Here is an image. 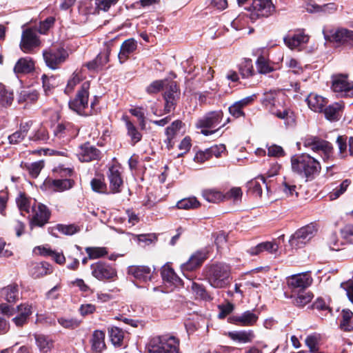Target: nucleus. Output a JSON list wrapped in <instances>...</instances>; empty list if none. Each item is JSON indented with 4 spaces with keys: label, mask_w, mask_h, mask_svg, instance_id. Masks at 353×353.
<instances>
[{
    "label": "nucleus",
    "mask_w": 353,
    "mask_h": 353,
    "mask_svg": "<svg viewBox=\"0 0 353 353\" xmlns=\"http://www.w3.org/2000/svg\"><path fill=\"white\" fill-rule=\"evenodd\" d=\"M279 250V245L275 242L266 241L258 244L248 250L250 255H258L263 252H268L270 254H276Z\"/></svg>",
    "instance_id": "28"
},
{
    "label": "nucleus",
    "mask_w": 353,
    "mask_h": 353,
    "mask_svg": "<svg viewBox=\"0 0 353 353\" xmlns=\"http://www.w3.org/2000/svg\"><path fill=\"white\" fill-rule=\"evenodd\" d=\"M34 69V63L30 57L21 58L16 63L14 72L16 74H26Z\"/></svg>",
    "instance_id": "32"
},
{
    "label": "nucleus",
    "mask_w": 353,
    "mask_h": 353,
    "mask_svg": "<svg viewBox=\"0 0 353 353\" xmlns=\"http://www.w3.org/2000/svg\"><path fill=\"white\" fill-rule=\"evenodd\" d=\"M0 296L9 303H14L19 299V286L16 283H11L0 290Z\"/></svg>",
    "instance_id": "26"
},
{
    "label": "nucleus",
    "mask_w": 353,
    "mask_h": 353,
    "mask_svg": "<svg viewBox=\"0 0 353 353\" xmlns=\"http://www.w3.org/2000/svg\"><path fill=\"white\" fill-rule=\"evenodd\" d=\"M51 272L50 265L48 263H37L31 269V274L37 279L46 276Z\"/></svg>",
    "instance_id": "41"
},
{
    "label": "nucleus",
    "mask_w": 353,
    "mask_h": 353,
    "mask_svg": "<svg viewBox=\"0 0 353 353\" xmlns=\"http://www.w3.org/2000/svg\"><path fill=\"white\" fill-rule=\"evenodd\" d=\"M308 107L313 111L321 112L327 103L325 98L315 93H310L307 97Z\"/></svg>",
    "instance_id": "29"
},
{
    "label": "nucleus",
    "mask_w": 353,
    "mask_h": 353,
    "mask_svg": "<svg viewBox=\"0 0 353 353\" xmlns=\"http://www.w3.org/2000/svg\"><path fill=\"white\" fill-rule=\"evenodd\" d=\"M256 67L259 72L267 74L273 71V68L270 65L268 61L264 57H259L256 61Z\"/></svg>",
    "instance_id": "58"
},
{
    "label": "nucleus",
    "mask_w": 353,
    "mask_h": 353,
    "mask_svg": "<svg viewBox=\"0 0 353 353\" xmlns=\"http://www.w3.org/2000/svg\"><path fill=\"white\" fill-rule=\"evenodd\" d=\"M79 128L72 123L63 122L59 123L54 130V135L59 138L74 137L77 135Z\"/></svg>",
    "instance_id": "24"
},
{
    "label": "nucleus",
    "mask_w": 353,
    "mask_h": 353,
    "mask_svg": "<svg viewBox=\"0 0 353 353\" xmlns=\"http://www.w3.org/2000/svg\"><path fill=\"white\" fill-rule=\"evenodd\" d=\"M332 88L335 92L353 96V83L348 81L346 75L333 76Z\"/></svg>",
    "instance_id": "14"
},
{
    "label": "nucleus",
    "mask_w": 353,
    "mask_h": 353,
    "mask_svg": "<svg viewBox=\"0 0 353 353\" xmlns=\"http://www.w3.org/2000/svg\"><path fill=\"white\" fill-rule=\"evenodd\" d=\"M128 273L137 281L146 283L152 279L153 272L146 265H131L128 267Z\"/></svg>",
    "instance_id": "18"
},
{
    "label": "nucleus",
    "mask_w": 353,
    "mask_h": 353,
    "mask_svg": "<svg viewBox=\"0 0 353 353\" xmlns=\"http://www.w3.org/2000/svg\"><path fill=\"white\" fill-rule=\"evenodd\" d=\"M222 117L223 112L221 111L210 112L198 121L196 126L200 128H215L220 123Z\"/></svg>",
    "instance_id": "22"
},
{
    "label": "nucleus",
    "mask_w": 353,
    "mask_h": 353,
    "mask_svg": "<svg viewBox=\"0 0 353 353\" xmlns=\"http://www.w3.org/2000/svg\"><path fill=\"white\" fill-rule=\"evenodd\" d=\"M351 183L350 179L344 180L339 187H336L329 194L330 200H335L338 199L341 194H343L347 189Z\"/></svg>",
    "instance_id": "49"
},
{
    "label": "nucleus",
    "mask_w": 353,
    "mask_h": 353,
    "mask_svg": "<svg viewBox=\"0 0 353 353\" xmlns=\"http://www.w3.org/2000/svg\"><path fill=\"white\" fill-rule=\"evenodd\" d=\"M137 48V41L133 39L125 40L121 45L118 58L121 63H124L128 58L130 54Z\"/></svg>",
    "instance_id": "31"
},
{
    "label": "nucleus",
    "mask_w": 353,
    "mask_h": 353,
    "mask_svg": "<svg viewBox=\"0 0 353 353\" xmlns=\"http://www.w3.org/2000/svg\"><path fill=\"white\" fill-rule=\"evenodd\" d=\"M340 326L344 331L353 330V313L350 310H343Z\"/></svg>",
    "instance_id": "42"
},
{
    "label": "nucleus",
    "mask_w": 353,
    "mask_h": 353,
    "mask_svg": "<svg viewBox=\"0 0 353 353\" xmlns=\"http://www.w3.org/2000/svg\"><path fill=\"white\" fill-rule=\"evenodd\" d=\"M43 56L46 65L50 68L56 69L65 60L67 53L63 48L54 47L44 50Z\"/></svg>",
    "instance_id": "9"
},
{
    "label": "nucleus",
    "mask_w": 353,
    "mask_h": 353,
    "mask_svg": "<svg viewBox=\"0 0 353 353\" xmlns=\"http://www.w3.org/2000/svg\"><path fill=\"white\" fill-rule=\"evenodd\" d=\"M125 125L128 131V134L130 137L131 141L135 144L141 141L142 135L137 130L134 125L129 120L125 121Z\"/></svg>",
    "instance_id": "48"
},
{
    "label": "nucleus",
    "mask_w": 353,
    "mask_h": 353,
    "mask_svg": "<svg viewBox=\"0 0 353 353\" xmlns=\"http://www.w3.org/2000/svg\"><path fill=\"white\" fill-rule=\"evenodd\" d=\"M40 43L35 30L31 28L23 30L20 43V48L23 52L29 53L34 48L39 47Z\"/></svg>",
    "instance_id": "13"
},
{
    "label": "nucleus",
    "mask_w": 353,
    "mask_h": 353,
    "mask_svg": "<svg viewBox=\"0 0 353 353\" xmlns=\"http://www.w3.org/2000/svg\"><path fill=\"white\" fill-rule=\"evenodd\" d=\"M33 212V216L32 224L39 227L43 226L48 223L50 212L47 207L41 203H34L32 208Z\"/></svg>",
    "instance_id": "16"
},
{
    "label": "nucleus",
    "mask_w": 353,
    "mask_h": 353,
    "mask_svg": "<svg viewBox=\"0 0 353 353\" xmlns=\"http://www.w3.org/2000/svg\"><path fill=\"white\" fill-rule=\"evenodd\" d=\"M205 277L211 286L225 288L230 283V268L223 263H214L205 268Z\"/></svg>",
    "instance_id": "1"
},
{
    "label": "nucleus",
    "mask_w": 353,
    "mask_h": 353,
    "mask_svg": "<svg viewBox=\"0 0 353 353\" xmlns=\"http://www.w3.org/2000/svg\"><path fill=\"white\" fill-rule=\"evenodd\" d=\"M318 229L314 224H309L299 229L289 240L290 245L295 249L306 245L317 233Z\"/></svg>",
    "instance_id": "5"
},
{
    "label": "nucleus",
    "mask_w": 353,
    "mask_h": 353,
    "mask_svg": "<svg viewBox=\"0 0 353 353\" xmlns=\"http://www.w3.org/2000/svg\"><path fill=\"white\" fill-rule=\"evenodd\" d=\"M283 191L285 194L286 196H293L295 195L296 196H298V192H296V186L292 183L291 182L287 181L285 179V181L283 183Z\"/></svg>",
    "instance_id": "63"
},
{
    "label": "nucleus",
    "mask_w": 353,
    "mask_h": 353,
    "mask_svg": "<svg viewBox=\"0 0 353 353\" xmlns=\"http://www.w3.org/2000/svg\"><path fill=\"white\" fill-rule=\"evenodd\" d=\"M90 344L94 353H101L105 348V332L101 330L94 331L90 339Z\"/></svg>",
    "instance_id": "27"
},
{
    "label": "nucleus",
    "mask_w": 353,
    "mask_h": 353,
    "mask_svg": "<svg viewBox=\"0 0 353 353\" xmlns=\"http://www.w3.org/2000/svg\"><path fill=\"white\" fill-rule=\"evenodd\" d=\"M327 244L332 250H339L341 248L343 243L339 240L336 233H331L327 238Z\"/></svg>",
    "instance_id": "60"
},
{
    "label": "nucleus",
    "mask_w": 353,
    "mask_h": 353,
    "mask_svg": "<svg viewBox=\"0 0 353 353\" xmlns=\"http://www.w3.org/2000/svg\"><path fill=\"white\" fill-rule=\"evenodd\" d=\"M34 339L36 345L41 353H48L53 348L54 341L50 336L35 334Z\"/></svg>",
    "instance_id": "34"
},
{
    "label": "nucleus",
    "mask_w": 353,
    "mask_h": 353,
    "mask_svg": "<svg viewBox=\"0 0 353 353\" xmlns=\"http://www.w3.org/2000/svg\"><path fill=\"white\" fill-rule=\"evenodd\" d=\"M90 82L82 83L75 98L69 102V108L79 115H88Z\"/></svg>",
    "instance_id": "4"
},
{
    "label": "nucleus",
    "mask_w": 353,
    "mask_h": 353,
    "mask_svg": "<svg viewBox=\"0 0 353 353\" xmlns=\"http://www.w3.org/2000/svg\"><path fill=\"white\" fill-rule=\"evenodd\" d=\"M202 196L208 202L219 203L226 199V196L214 188H208L202 191Z\"/></svg>",
    "instance_id": "37"
},
{
    "label": "nucleus",
    "mask_w": 353,
    "mask_h": 353,
    "mask_svg": "<svg viewBox=\"0 0 353 353\" xmlns=\"http://www.w3.org/2000/svg\"><path fill=\"white\" fill-rule=\"evenodd\" d=\"M278 103H281L279 100L278 96L274 92L265 93L263 99V104L271 112L272 108L279 106Z\"/></svg>",
    "instance_id": "46"
},
{
    "label": "nucleus",
    "mask_w": 353,
    "mask_h": 353,
    "mask_svg": "<svg viewBox=\"0 0 353 353\" xmlns=\"http://www.w3.org/2000/svg\"><path fill=\"white\" fill-rule=\"evenodd\" d=\"M282 61L284 62L286 67L292 69L294 73L299 74L303 71L302 67L295 59L288 56L285 58L283 57Z\"/></svg>",
    "instance_id": "56"
},
{
    "label": "nucleus",
    "mask_w": 353,
    "mask_h": 353,
    "mask_svg": "<svg viewBox=\"0 0 353 353\" xmlns=\"http://www.w3.org/2000/svg\"><path fill=\"white\" fill-rule=\"evenodd\" d=\"M39 93L37 90L32 89H26L20 92L18 97L19 103H33L37 101Z\"/></svg>",
    "instance_id": "38"
},
{
    "label": "nucleus",
    "mask_w": 353,
    "mask_h": 353,
    "mask_svg": "<svg viewBox=\"0 0 353 353\" xmlns=\"http://www.w3.org/2000/svg\"><path fill=\"white\" fill-rule=\"evenodd\" d=\"M164 93L165 107L164 111L167 113L175 109L176 102L179 98L180 92L174 81L167 82Z\"/></svg>",
    "instance_id": "10"
},
{
    "label": "nucleus",
    "mask_w": 353,
    "mask_h": 353,
    "mask_svg": "<svg viewBox=\"0 0 353 353\" xmlns=\"http://www.w3.org/2000/svg\"><path fill=\"white\" fill-rule=\"evenodd\" d=\"M250 18L256 21L261 17H268L275 12L272 0H254L250 8Z\"/></svg>",
    "instance_id": "6"
},
{
    "label": "nucleus",
    "mask_w": 353,
    "mask_h": 353,
    "mask_svg": "<svg viewBox=\"0 0 353 353\" xmlns=\"http://www.w3.org/2000/svg\"><path fill=\"white\" fill-rule=\"evenodd\" d=\"M16 202L20 211L29 212H30V200L23 193H20L16 199Z\"/></svg>",
    "instance_id": "59"
},
{
    "label": "nucleus",
    "mask_w": 353,
    "mask_h": 353,
    "mask_svg": "<svg viewBox=\"0 0 353 353\" xmlns=\"http://www.w3.org/2000/svg\"><path fill=\"white\" fill-rule=\"evenodd\" d=\"M43 167L44 162L43 161H39L25 165V168L28 171L30 175L33 178H37L39 176Z\"/></svg>",
    "instance_id": "52"
},
{
    "label": "nucleus",
    "mask_w": 353,
    "mask_h": 353,
    "mask_svg": "<svg viewBox=\"0 0 353 353\" xmlns=\"http://www.w3.org/2000/svg\"><path fill=\"white\" fill-rule=\"evenodd\" d=\"M278 107L272 108L271 114L283 120L285 125H294L296 121V115L294 110L281 103H278Z\"/></svg>",
    "instance_id": "11"
},
{
    "label": "nucleus",
    "mask_w": 353,
    "mask_h": 353,
    "mask_svg": "<svg viewBox=\"0 0 353 353\" xmlns=\"http://www.w3.org/2000/svg\"><path fill=\"white\" fill-rule=\"evenodd\" d=\"M228 336L231 339L243 343H250L254 338V334L252 330L230 332Z\"/></svg>",
    "instance_id": "36"
},
{
    "label": "nucleus",
    "mask_w": 353,
    "mask_h": 353,
    "mask_svg": "<svg viewBox=\"0 0 353 353\" xmlns=\"http://www.w3.org/2000/svg\"><path fill=\"white\" fill-rule=\"evenodd\" d=\"M120 167L113 165L109 168L108 177L110 181V188L113 193L119 192L123 185Z\"/></svg>",
    "instance_id": "20"
},
{
    "label": "nucleus",
    "mask_w": 353,
    "mask_h": 353,
    "mask_svg": "<svg viewBox=\"0 0 353 353\" xmlns=\"http://www.w3.org/2000/svg\"><path fill=\"white\" fill-rule=\"evenodd\" d=\"M82 78L81 71H75L71 79H69L65 92L68 94L71 92L74 87L81 81Z\"/></svg>",
    "instance_id": "57"
},
{
    "label": "nucleus",
    "mask_w": 353,
    "mask_h": 353,
    "mask_svg": "<svg viewBox=\"0 0 353 353\" xmlns=\"http://www.w3.org/2000/svg\"><path fill=\"white\" fill-rule=\"evenodd\" d=\"M74 184L73 181L70 179H48L45 181V185L50 190L55 192H63L70 190Z\"/></svg>",
    "instance_id": "25"
},
{
    "label": "nucleus",
    "mask_w": 353,
    "mask_h": 353,
    "mask_svg": "<svg viewBox=\"0 0 353 353\" xmlns=\"http://www.w3.org/2000/svg\"><path fill=\"white\" fill-rule=\"evenodd\" d=\"M285 44L291 50L295 49L303 43L308 41V37L299 32L294 34H288L283 38Z\"/></svg>",
    "instance_id": "30"
},
{
    "label": "nucleus",
    "mask_w": 353,
    "mask_h": 353,
    "mask_svg": "<svg viewBox=\"0 0 353 353\" xmlns=\"http://www.w3.org/2000/svg\"><path fill=\"white\" fill-rule=\"evenodd\" d=\"M77 155L81 162H89L99 159L101 152L95 147L86 143L79 147Z\"/></svg>",
    "instance_id": "19"
},
{
    "label": "nucleus",
    "mask_w": 353,
    "mask_h": 353,
    "mask_svg": "<svg viewBox=\"0 0 353 353\" xmlns=\"http://www.w3.org/2000/svg\"><path fill=\"white\" fill-rule=\"evenodd\" d=\"M343 105L340 103H334L324 109L325 118L331 121H338L341 117Z\"/></svg>",
    "instance_id": "35"
},
{
    "label": "nucleus",
    "mask_w": 353,
    "mask_h": 353,
    "mask_svg": "<svg viewBox=\"0 0 353 353\" xmlns=\"http://www.w3.org/2000/svg\"><path fill=\"white\" fill-rule=\"evenodd\" d=\"M200 206L199 201L196 199V197H188L185 198L179 201H178L176 204V207L179 209H183V210H190V209H194L197 208Z\"/></svg>",
    "instance_id": "43"
},
{
    "label": "nucleus",
    "mask_w": 353,
    "mask_h": 353,
    "mask_svg": "<svg viewBox=\"0 0 353 353\" xmlns=\"http://www.w3.org/2000/svg\"><path fill=\"white\" fill-rule=\"evenodd\" d=\"M291 166L293 172L306 178L314 176L321 169L319 161L308 154L293 156Z\"/></svg>",
    "instance_id": "3"
},
{
    "label": "nucleus",
    "mask_w": 353,
    "mask_h": 353,
    "mask_svg": "<svg viewBox=\"0 0 353 353\" xmlns=\"http://www.w3.org/2000/svg\"><path fill=\"white\" fill-rule=\"evenodd\" d=\"M17 315L12 319V322L18 327H21L28 323L32 314V306L28 303H21L15 307Z\"/></svg>",
    "instance_id": "15"
},
{
    "label": "nucleus",
    "mask_w": 353,
    "mask_h": 353,
    "mask_svg": "<svg viewBox=\"0 0 353 353\" xmlns=\"http://www.w3.org/2000/svg\"><path fill=\"white\" fill-rule=\"evenodd\" d=\"M58 322L62 327L67 329H74L79 325V321L74 319L59 318Z\"/></svg>",
    "instance_id": "62"
},
{
    "label": "nucleus",
    "mask_w": 353,
    "mask_h": 353,
    "mask_svg": "<svg viewBox=\"0 0 353 353\" xmlns=\"http://www.w3.org/2000/svg\"><path fill=\"white\" fill-rule=\"evenodd\" d=\"M239 71L243 78H248L252 76L254 74V69L252 61L247 59L242 62L239 68Z\"/></svg>",
    "instance_id": "55"
},
{
    "label": "nucleus",
    "mask_w": 353,
    "mask_h": 353,
    "mask_svg": "<svg viewBox=\"0 0 353 353\" xmlns=\"http://www.w3.org/2000/svg\"><path fill=\"white\" fill-rule=\"evenodd\" d=\"M312 276L307 272L292 275L287 278V285L292 290H304L311 285L312 283Z\"/></svg>",
    "instance_id": "12"
},
{
    "label": "nucleus",
    "mask_w": 353,
    "mask_h": 353,
    "mask_svg": "<svg viewBox=\"0 0 353 353\" xmlns=\"http://www.w3.org/2000/svg\"><path fill=\"white\" fill-rule=\"evenodd\" d=\"M206 258V254L204 252H196L194 253L187 262L181 265L182 272L185 274L186 272L195 270L202 265Z\"/></svg>",
    "instance_id": "21"
},
{
    "label": "nucleus",
    "mask_w": 353,
    "mask_h": 353,
    "mask_svg": "<svg viewBox=\"0 0 353 353\" xmlns=\"http://www.w3.org/2000/svg\"><path fill=\"white\" fill-rule=\"evenodd\" d=\"M85 251L90 259H97L108 254V250L104 247H87Z\"/></svg>",
    "instance_id": "44"
},
{
    "label": "nucleus",
    "mask_w": 353,
    "mask_h": 353,
    "mask_svg": "<svg viewBox=\"0 0 353 353\" xmlns=\"http://www.w3.org/2000/svg\"><path fill=\"white\" fill-rule=\"evenodd\" d=\"M182 125L183 123L181 121L176 120L165 129V134L167 136V139L165 142L168 150H170L173 148L174 144L172 143V140L181 130Z\"/></svg>",
    "instance_id": "33"
},
{
    "label": "nucleus",
    "mask_w": 353,
    "mask_h": 353,
    "mask_svg": "<svg viewBox=\"0 0 353 353\" xmlns=\"http://www.w3.org/2000/svg\"><path fill=\"white\" fill-rule=\"evenodd\" d=\"M320 339L321 336L317 334H310L306 337L305 340V345L309 348L310 352H314L318 350Z\"/></svg>",
    "instance_id": "51"
},
{
    "label": "nucleus",
    "mask_w": 353,
    "mask_h": 353,
    "mask_svg": "<svg viewBox=\"0 0 353 353\" xmlns=\"http://www.w3.org/2000/svg\"><path fill=\"white\" fill-rule=\"evenodd\" d=\"M191 288L194 295L196 296V299H200L203 300L211 299L210 296L207 293V292L205 291V288L203 286L196 283H192Z\"/></svg>",
    "instance_id": "54"
},
{
    "label": "nucleus",
    "mask_w": 353,
    "mask_h": 353,
    "mask_svg": "<svg viewBox=\"0 0 353 353\" xmlns=\"http://www.w3.org/2000/svg\"><path fill=\"white\" fill-rule=\"evenodd\" d=\"M111 50L110 43H106L103 50L95 58L101 68L109 61V56Z\"/></svg>",
    "instance_id": "53"
},
{
    "label": "nucleus",
    "mask_w": 353,
    "mask_h": 353,
    "mask_svg": "<svg viewBox=\"0 0 353 353\" xmlns=\"http://www.w3.org/2000/svg\"><path fill=\"white\" fill-rule=\"evenodd\" d=\"M306 10L309 12H332L336 10V6L334 3L325 4L323 6H319L317 4H308Z\"/></svg>",
    "instance_id": "47"
},
{
    "label": "nucleus",
    "mask_w": 353,
    "mask_h": 353,
    "mask_svg": "<svg viewBox=\"0 0 353 353\" xmlns=\"http://www.w3.org/2000/svg\"><path fill=\"white\" fill-rule=\"evenodd\" d=\"M161 275L164 281L174 285H178L181 283V279L176 274L174 270L168 265L163 267Z\"/></svg>",
    "instance_id": "40"
},
{
    "label": "nucleus",
    "mask_w": 353,
    "mask_h": 353,
    "mask_svg": "<svg viewBox=\"0 0 353 353\" xmlns=\"http://www.w3.org/2000/svg\"><path fill=\"white\" fill-rule=\"evenodd\" d=\"M258 319V316L254 312L248 310L241 315L234 316L230 318V322L241 326H251Z\"/></svg>",
    "instance_id": "23"
},
{
    "label": "nucleus",
    "mask_w": 353,
    "mask_h": 353,
    "mask_svg": "<svg viewBox=\"0 0 353 353\" xmlns=\"http://www.w3.org/2000/svg\"><path fill=\"white\" fill-rule=\"evenodd\" d=\"M92 189L99 193H104L106 191V184L101 179H93L91 181Z\"/></svg>",
    "instance_id": "64"
},
{
    "label": "nucleus",
    "mask_w": 353,
    "mask_h": 353,
    "mask_svg": "<svg viewBox=\"0 0 353 353\" xmlns=\"http://www.w3.org/2000/svg\"><path fill=\"white\" fill-rule=\"evenodd\" d=\"M303 143L305 147L314 152L321 153L324 161L328 160L332 156L333 148L327 141L312 137L305 139Z\"/></svg>",
    "instance_id": "8"
},
{
    "label": "nucleus",
    "mask_w": 353,
    "mask_h": 353,
    "mask_svg": "<svg viewBox=\"0 0 353 353\" xmlns=\"http://www.w3.org/2000/svg\"><path fill=\"white\" fill-rule=\"evenodd\" d=\"M313 298V295L310 292L304 290L301 291L294 299V304L299 307H303L309 303Z\"/></svg>",
    "instance_id": "50"
},
{
    "label": "nucleus",
    "mask_w": 353,
    "mask_h": 353,
    "mask_svg": "<svg viewBox=\"0 0 353 353\" xmlns=\"http://www.w3.org/2000/svg\"><path fill=\"white\" fill-rule=\"evenodd\" d=\"M180 341L174 336L163 335L152 338L146 346L147 353H180Z\"/></svg>",
    "instance_id": "2"
},
{
    "label": "nucleus",
    "mask_w": 353,
    "mask_h": 353,
    "mask_svg": "<svg viewBox=\"0 0 353 353\" xmlns=\"http://www.w3.org/2000/svg\"><path fill=\"white\" fill-rule=\"evenodd\" d=\"M14 100L13 92L0 83V108L10 105Z\"/></svg>",
    "instance_id": "39"
},
{
    "label": "nucleus",
    "mask_w": 353,
    "mask_h": 353,
    "mask_svg": "<svg viewBox=\"0 0 353 353\" xmlns=\"http://www.w3.org/2000/svg\"><path fill=\"white\" fill-rule=\"evenodd\" d=\"M110 341L114 346L121 345L123 340L124 333L123 330L117 327H111L109 330Z\"/></svg>",
    "instance_id": "45"
},
{
    "label": "nucleus",
    "mask_w": 353,
    "mask_h": 353,
    "mask_svg": "<svg viewBox=\"0 0 353 353\" xmlns=\"http://www.w3.org/2000/svg\"><path fill=\"white\" fill-rule=\"evenodd\" d=\"M329 39L334 42L347 43L353 46V31L339 28L330 31Z\"/></svg>",
    "instance_id": "17"
},
{
    "label": "nucleus",
    "mask_w": 353,
    "mask_h": 353,
    "mask_svg": "<svg viewBox=\"0 0 353 353\" xmlns=\"http://www.w3.org/2000/svg\"><path fill=\"white\" fill-rule=\"evenodd\" d=\"M90 270L92 276L101 281L114 280L117 276L114 268L102 261L92 263L90 265Z\"/></svg>",
    "instance_id": "7"
},
{
    "label": "nucleus",
    "mask_w": 353,
    "mask_h": 353,
    "mask_svg": "<svg viewBox=\"0 0 353 353\" xmlns=\"http://www.w3.org/2000/svg\"><path fill=\"white\" fill-rule=\"evenodd\" d=\"M167 82V80L154 81L146 88V92L150 94L157 93L165 86Z\"/></svg>",
    "instance_id": "61"
}]
</instances>
